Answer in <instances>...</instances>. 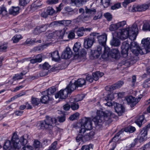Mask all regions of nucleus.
<instances>
[{
  "label": "nucleus",
  "mask_w": 150,
  "mask_h": 150,
  "mask_svg": "<svg viewBox=\"0 0 150 150\" xmlns=\"http://www.w3.org/2000/svg\"><path fill=\"white\" fill-rule=\"evenodd\" d=\"M37 126L39 129H49V127L45 120L43 121H41L38 122Z\"/></svg>",
  "instance_id": "obj_24"
},
{
  "label": "nucleus",
  "mask_w": 150,
  "mask_h": 150,
  "mask_svg": "<svg viewBox=\"0 0 150 150\" xmlns=\"http://www.w3.org/2000/svg\"><path fill=\"white\" fill-rule=\"evenodd\" d=\"M7 48L6 44H3L0 45V52H5Z\"/></svg>",
  "instance_id": "obj_62"
},
{
  "label": "nucleus",
  "mask_w": 150,
  "mask_h": 150,
  "mask_svg": "<svg viewBox=\"0 0 150 150\" xmlns=\"http://www.w3.org/2000/svg\"><path fill=\"white\" fill-rule=\"evenodd\" d=\"M28 135L25 134L21 137L20 139L18 135L13 133L11 139V141L9 140L6 141L3 146L4 150H15L21 148V145L24 146L28 142L27 139Z\"/></svg>",
  "instance_id": "obj_1"
},
{
  "label": "nucleus",
  "mask_w": 150,
  "mask_h": 150,
  "mask_svg": "<svg viewBox=\"0 0 150 150\" xmlns=\"http://www.w3.org/2000/svg\"><path fill=\"white\" fill-rule=\"evenodd\" d=\"M76 87H78L75 84V82L73 83L71 81H70L69 85L67 86L66 88H67L68 90L69 93H71L76 89Z\"/></svg>",
  "instance_id": "obj_29"
},
{
  "label": "nucleus",
  "mask_w": 150,
  "mask_h": 150,
  "mask_svg": "<svg viewBox=\"0 0 150 150\" xmlns=\"http://www.w3.org/2000/svg\"><path fill=\"white\" fill-rule=\"evenodd\" d=\"M56 89L54 86H52L49 88L47 91L45 92V94H47L48 95H52L56 91Z\"/></svg>",
  "instance_id": "obj_38"
},
{
  "label": "nucleus",
  "mask_w": 150,
  "mask_h": 150,
  "mask_svg": "<svg viewBox=\"0 0 150 150\" xmlns=\"http://www.w3.org/2000/svg\"><path fill=\"white\" fill-rule=\"evenodd\" d=\"M85 13L86 14H95L96 12V9L94 8H88L87 7L85 8Z\"/></svg>",
  "instance_id": "obj_37"
},
{
  "label": "nucleus",
  "mask_w": 150,
  "mask_h": 150,
  "mask_svg": "<svg viewBox=\"0 0 150 150\" xmlns=\"http://www.w3.org/2000/svg\"><path fill=\"white\" fill-rule=\"evenodd\" d=\"M79 114L78 112H76L72 115H71L69 118L70 120H73L76 119L79 117Z\"/></svg>",
  "instance_id": "obj_53"
},
{
  "label": "nucleus",
  "mask_w": 150,
  "mask_h": 150,
  "mask_svg": "<svg viewBox=\"0 0 150 150\" xmlns=\"http://www.w3.org/2000/svg\"><path fill=\"white\" fill-rule=\"evenodd\" d=\"M147 130L146 128H143L141 130L140 133L139 134V140L140 142L144 141L147 137Z\"/></svg>",
  "instance_id": "obj_18"
},
{
  "label": "nucleus",
  "mask_w": 150,
  "mask_h": 150,
  "mask_svg": "<svg viewBox=\"0 0 150 150\" xmlns=\"http://www.w3.org/2000/svg\"><path fill=\"white\" fill-rule=\"evenodd\" d=\"M113 105L115 112L118 114H121L124 112V108L121 104L116 103H114Z\"/></svg>",
  "instance_id": "obj_19"
},
{
  "label": "nucleus",
  "mask_w": 150,
  "mask_h": 150,
  "mask_svg": "<svg viewBox=\"0 0 150 150\" xmlns=\"http://www.w3.org/2000/svg\"><path fill=\"white\" fill-rule=\"evenodd\" d=\"M85 96V95L83 94L78 95L76 96V101H81L83 99Z\"/></svg>",
  "instance_id": "obj_58"
},
{
  "label": "nucleus",
  "mask_w": 150,
  "mask_h": 150,
  "mask_svg": "<svg viewBox=\"0 0 150 150\" xmlns=\"http://www.w3.org/2000/svg\"><path fill=\"white\" fill-rule=\"evenodd\" d=\"M29 0H19V4L21 6H25L29 2Z\"/></svg>",
  "instance_id": "obj_56"
},
{
  "label": "nucleus",
  "mask_w": 150,
  "mask_h": 150,
  "mask_svg": "<svg viewBox=\"0 0 150 150\" xmlns=\"http://www.w3.org/2000/svg\"><path fill=\"white\" fill-rule=\"evenodd\" d=\"M136 130L135 127L129 126L125 127L124 129H121L120 131L117 133L112 139V140L114 142H115L118 140V137L120 134L123 133L124 131L129 133H132Z\"/></svg>",
  "instance_id": "obj_8"
},
{
  "label": "nucleus",
  "mask_w": 150,
  "mask_h": 150,
  "mask_svg": "<svg viewBox=\"0 0 150 150\" xmlns=\"http://www.w3.org/2000/svg\"><path fill=\"white\" fill-rule=\"evenodd\" d=\"M49 70L42 69L39 72L40 76H44L47 75L49 73Z\"/></svg>",
  "instance_id": "obj_54"
},
{
  "label": "nucleus",
  "mask_w": 150,
  "mask_h": 150,
  "mask_svg": "<svg viewBox=\"0 0 150 150\" xmlns=\"http://www.w3.org/2000/svg\"><path fill=\"white\" fill-rule=\"evenodd\" d=\"M81 46V44L79 42L76 43L73 47V50L74 52H75V54L74 55L75 58L77 57L78 53L79 52V50Z\"/></svg>",
  "instance_id": "obj_32"
},
{
  "label": "nucleus",
  "mask_w": 150,
  "mask_h": 150,
  "mask_svg": "<svg viewBox=\"0 0 150 150\" xmlns=\"http://www.w3.org/2000/svg\"><path fill=\"white\" fill-rule=\"evenodd\" d=\"M42 5L41 1L40 0H37L33 3L31 5V7L32 8L37 9Z\"/></svg>",
  "instance_id": "obj_40"
},
{
  "label": "nucleus",
  "mask_w": 150,
  "mask_h": 150,
  "mask_svg": "<svg viewBox=\"0 0 150 150\" xmlns=\"http://www.w3.org/2000/svg\"><path fill=\"white\" fill-rule=\"evenodd\" d=\"M19 8L18 7H12L9 10V13L10 14L16 15L19 13Z\"/></svg>",
  "instance_id": "obj_31"
},
{
  "label": "nucleus",
  "mask_w": 150,
  "mask_h": 150,
  "mask_svg": "<svg viewBox=\"0 0 150 150\" xmlns=\"http://www.w3.org/2000/svg\"><path fill=\"white\" fill-rule=\"evenodd\" d=\"M68 90L65 88L63 90H60L55 95L56 98H59L62 99H65L68 96L69 93H70Z\"/></svg>",
  "instance_id": "obj_12"
},
{
  "label": "nucleus",
  "mask_w": 150,
  "mask_h": 150,
  "mask_svg": "<svg viewBox=\"0 0 150 150\" xmlns=\"http://www.w3.org/2000/svg\"><path fill=\"white\" fill-rule=\"evenodd\" d=\"M57 119L59 122H64L65 120V116L64 115H60L57 117Z\"/></svg>",
  "instance_id": "obj_64"
},
{
  "label": "nucleus",
  "mask_w": 150,
  "mask_h": 150,
  "mask_svg": "<svg viewBox=\"0 0 150 150\" xmlns=\"http://www.w3.org/2000/svg\"><path fill=\"white\" fill-rule=\"evenodd\" d=\"M72 52L69 48H67L62 52L61 57L63 59H69L71 57Z\"/></svg>",
  "instance_id": "obj_16"
},
{
  "label": "nucleus",
  "mask_w": 150,
  "mask_h": 150,
  "mask_svg": "<svg viewBox=\"0 0 150 150\" xmlns=\"http://www.w3.org/2000/svg\"><path fill=\"white\" fill-rule=\"evenodd\" d=\"M104 48L103 53L101 57L103 59H106L110 57V48L108 47H103Z\"/></svg>",
  "instance_id": "obj_26"
},
{
  "label": "nucleus",
  "mask_w": 150,
  "mask_h": 150,
  "mask_svg": "<svg viewBox=\"0 0 150 150\" xmlns=\"http://www.w3.org/2000/svg\"><path fill=\"white\" fill-rule=\"evenodd\" d=\"M49 100V95L46 94L42 96L40 100V102L44 104L47 103Z\"/></svg>",
  "instance_id": "obj_35"
},
{
  "label": "nucleus",
  "mask_w": 150,
  "mask_h": 150,
  "mask_svg": "<svg viewBox=\"0 0 150 150\" xmlns=\"http://www.w3.org/2000/svg\"><path fill=\"white\" fill-rule=\"evenodd\" d=\"M144 119V115H141L137 117L135 122L139 127H140Z\"/></svg>",
  "instance_id": "obj_27"
},
{
  "label": "nucleus",
  "mask_w": 150,
  "mask_h": 150,
  "mask_svg": "<svg viewBox=\"0 0 150 150\" xmlns=\"http://www.w3.org/2000/svg\"><path fill=\"white\" fill-rule=\"evenodd\" d=\"M142 45L141 47L145 50L146 54L150 51V38H147L143 39L141 42Z\"/></svg>",
  "instance_id": "obj_11"
},
{
  "label": "nucleus",
  "mask_w": 150,
  "mask_h": 150,
  "mask_svg": "<svg viewBox=\"0 0 150 150\" xmlns=\"http://www.w3.org/2000/svg\"><path fill=\"white\" fill-rule=\"evenodd\" d=\"M96 34L97 35L95 36V38H97L99 44L104 46L107 40V35H99L98 33H96Z\"/></svg>",
  "instance_id": "obj_17"
},
{
  "label": "nucleus",
  "mask_w": 150,
  "mask_h": 150,
  "mask_svg": "<svg viewBox=\"0 0 150 150\" xmlns=\"http://www.w3.org/2000/svg\"><path fill=\"white\" fill-rule=\"evenodd\" d=\"M139 47L137 43L135 42H131L129 48L131 51H133L134 52V50L136 48V47Z\"/></svg>",
  "instance_id": "obj_42"
},
{
  "label": "nucleus",
  "mask_w": 150,
  "mask_h": 150,
  "mask_svg": "<svg viewBox=\"0 0 150 150\" xmlns=\"http://www.w3.org/2000/svg\"><path fill=\"white\" fill-rule=\"evenodd\" d=\"M143 86L145 88H147L150 87V80H146L143 85Z\"/></svg>",
  "instance_id": "obj_63"
},
{
  "label": "nucleus",
  "mask_w": 150,
  "mask_h": 150,
  "mask_svg": "<svg viewBox=\"0 0 150 150\" xmlns=\"http://www.w3.org/2000/svg\"><path fill=\"white\" fill-rule=\"evenodd\" d=\"M52 58V60L57 61L60 58L59 54L58 51L55 50L50 54Z\"/></svg>",
  "instance_id": "obj_30"
},
{
  "label": "nucleus",
  "mask_w": 150,
  "mask_h": 150,
  "mask_svg": "<svg viewBox=\"0 0 150 150\" xmlns=\"http://www.w3.org/2000/svg\"><path fill=\"white\" fill-rule=\"evenodd\" d=\"M45 120L48 124L49 128H52L57 121L56 119L55 118H52L49 116L46 117Z\"/></svg>",
  "instance_id": "obj_20"
},
{
  "label": "nucleus",
  "mask_w": 150,
  "mask_h": 150,
  "mask_svg": "<svg viewBox=\"0 0 150 150\" xmlns=\"http://www.w3.org/2000/svg\"><path fill=\"white\" fill-rule=\"evenodd\" d=\"M78 18L83 21H88L91 18V16L88 15H85V14H81L78 16Z\"/></svg>",
  "instance_id": "obj_41"
},
{
  "label": "nucleus",
  "mask_w": 150,
  "mask_h": 150,
  "mask_svg": "<svg viewBox=\"0 0 150 150\" xmlns=\"http://www.w3.org/2000/svg\"><path fill=\"white\" fill-rule=\"evenodd\" d=\"M138 33L137 25L135 23L131 27L120 30L117 33V36L122 40L128 37L131 41L134 40L136 39Z\"/></svg>",
  "instance_id": "obj_2"
},
{
  "label": "nucleus",
  "mask_w": 150,
  "mask_h": 150,
  "mask_svg": "<svg viewBox=\"0 0 150 150\" xmlns=\"http://www.w3.org/2000/svg\"><path fill=\"white\" fill-rule=\"evenodd\" d=\"M129 43L128 41H126L123 42L121 46V54L122 56L127 59H130L131 60L135 59L134 56H129L128 54V50L129 48Z\"/></svg>",
  "instance_id": "obj_6"
},
{
  "label": "nucleus",
  "mask_w": 150,
  "mask_h": 150,
  "mask_svg": "<svg viewBox=\"0 0 150 150\" xmlns=\"http://www.w3.org/2000/svg\"><path fill=\"white\" fill-rule=\"evenodd\" d=\"M97 116L93 118L92 120L96 125H101L105 121L111 122L112 121L111 117L113 115L111 112L106 111L105 112L101 111Z\"/></svg>",
  "instance_id": "obj_3"
},
{
  "label": "nucleus",
  "mask_w": 150,
  "mask_h": 150,
  "mask_svg": "<svg viewBox=\"0 0 150 150\" xmlns=\"http://www.w3.org/2000/svg\"><path fill=\"white\" fill-rule=\"evenodd\" d=\"M110 43L111 45L112 46L118 47L120 45V42L118 39L113 38V39L111 40Z\"/></svg>",
  "instance_id": "obj_34"
},
{
  "label": "nucleus",
  "mask_w": 150,
  "mask_h": 150,
  "mask_svg": "<svg viewBox=\"0 0 150 150\" xmlns=\"http://www.w3.org/2000/svg\"><path fill=\"white\" fill-rule=\"evenodd\" d=\"M120 55V53L117 48H113L112 49L110 54V56L112 58L117 59L119 58Z\"/></svg>",
  "instance_id": "obj_23"
},
{
  "label": "nucleus",
  "mask_w": 150,
  "mask_h": 150,
  "mask_svg": "<svg viewBox=\"0 0 150 150\" xmlns=\"http://www.w3.org/2000/svg\"><path fill=\"white\" fill-rule=\"evenodd\" d=\"M87 53L85 49H83L81 50L80 52L78 53L76 58H78L80 57H84L86 54Z\"/></svg>",
  "instance_id": "obj_47"
},
{
  "label": "nucleus",
  "mask_w": 150,
  "mask_h": 150,
  "mask_svg": "<svg viewBox=\"0 0 150 150\" xmlns=\"http://www.w3.org/2000/svg\"><path fill=\"white\" fill-rule=\"evenodd\" d=\"M94 134V132L93 131L87 133L84 136H83V141H88L92 139Z\"/></svg>",
  "instance_id": "obj_25"
},
{
  "label": "nucleus",
  "mask_w": 150,
  "mask_h": 150,
  "mask_svg": "<svg viewBox=\"0 0 150 150\" xmlns=\"http://www.w3.org/2000/svg\"><path fill=\"white\" fill-rule=\"evenodd\" d=\"M126 24V22L123 21L115 24H112L110 25L109 30L110 31H115L120 27H123Z\"/></svg>",
  "instance_id": "obj_15"
},
{
  "label": "nucleus",
  "mask_w": 150,
  "mask_h": 150,
  "mask_svg": "<svg viewBox=\"0 0 150 150\" xmlns=\"http://www.w3.org/2000/svg\"><path fill=\"white\" fill-rule=\"evenodd\" d=\"M104 16L107 19L108 21H111L112 19V16L111 14L109 13H106L104 14Z\"/></svg>",
  "instance_id": "obj_60"
},
{
  "label": "nucleus",
  "mask_w": 150,
  "mask_h": 150,
  "mask_svg": "<svg viewBox=\"0 0 150 150\" xmlns=\"http://www.w3.org/2000/svg\"><path fill=\"white\" fill-rule=\"evenodd\" d=\"M7 14V11L6 8L4 6H2L0 7V14L4 16L6 15Z\"/></svg>",
  "instance_id": "obj_49"
},
{
  "label": "nucleus",
  "mask_w": 150,
  "mask_h": 150,
  "mask_svg": "<svg viewBox=\"0 0 150 150\" xmlns=\"http://www.w3.org/2000/svg\"><path fill=\"white\" fill-rule=\"evenodd\" d=\"M93 145L91 144L83 146L79 150H92Z\"/></svg>",
  "instance_id": "obj_46"
},
{
  "label": "nucleus",
  "mask_w": 150,
  "mask_h": 150,
  "mask_svg": "<svg viewBox=\"0 0 150 150\" xmlns=\"http://www.w3.org/2000/svg\"><path fill=\"white\" fill-rule=\"evenodd\" d=\"M124 83V82L123 81H120L117 83L113 84V87L115 89H116L120 88L122 86Z\"/></svg>",
  "instance_id": "obj_44"
},
{
  "label": "nucleus",
  "mask_w": 150,
  "mask_h": 150,
  "mask_svg": "<svg viewBox=\"0 0 150 150\" xmlns=\"http://www.w3.org/2000/svg\"><path fill=\"white\" fill-rule=\"evenodd\" d=\"M86 83L85 79L82 78L79 79L75 81V84L78 87H81L85 85Z\"/></svg>",
  "instance_id": "obj_33"
},
{
  "label": "nucleus",
  "mask_w": 150,
  "mask_h": 150,
  "mask_svg": "<svg viewBox=\"0 0 150 150\" xmlns=\"http://www.w3.org/2000/svg\"><path fill=\"white\" fill-rule=\"evenodd\" d=\"M40 100L37 98L32 97L31 99V103L33 106H38L40 103Z\"/></svg>",
  "instance_id": "obj_36"
},
{
  "label": "nucleus",
  "mask_w": 150,
  "mask_h": 150,
  "mask_svg": "<svg viewBox=\"0 0 150 150\" xmlns=\"http://www.w3.org/2000/svg\"><path fill=\"white\" fill-rule=\"evenodd\" d=\"M102 47L99 46L97 47L96 50H95L93 51L92 50V56L95 58L99 57L100 54L102 53Z\"/></svg>",
  "instance_id": "obj_21"
},
{
  "label": "nucleus",
  "mask_w": 150,
  "mask_h": 150,
  "mask_svg": "<svg viewBox=\"0 0 150 150\" xmlns=\"http://www.w3.org/2000/svg\"><path fill=\"white\" fill-rule=\"evenodd\" d=\"M71 21L69 20H63L58 21H54L51 22L50 24V26L57 25L58 26H68L71 24Z\"/></svg>",
  "instance_id": "obj_13"
},
{
  "label": "nucleus",
  "mask_w": 150,
  "mask_h": 150,
  "mask_svg": "<svg viewBox=\"0 0 150 150\" xmlns=\"http://www.w3.org/2000/svg\"><path fill=\"white\" fill-rule=\"evenodd\" d=\"M104 75L103 72L97 71L95 72L92 73V75L88 74L86 78L87 81L90 83H92L93 80L95 81L98 80L99 78L101 77Z\"/></svg>",
  "instance_id": "obj_9"
},
{
  "label": "nucleus",
  "mask_w": 150,
  "mask_h": 150,
  "mask_svg": "<svg viewBox=\"0 0 150 150\" xmlns=\"http://www.w3.org/2000/svg\"><path fill=\"white\" fill-rule=\"evenodd\" d=\"M22 38L21 35H16L12 38L13 43H17Z\"/></svg>",
  "instance_id": "obj_48"
},
{
  "label": "nucleus",
  "mask_w": 150,
  "mask_h": 150,
  "mask_svg": "<svg viewBox=\"0 0 150 150\" xmlns=\"http://www.w3.org/2000/svg\"><path fill=\"white\" fill-rule=\"evenodd\" d=\"M96 35V33H92L88 38L84 40V47L85 48L88 49L92 46L95 42V36Z\"/></svg>",
  "instance_id": "obj_7"
},
{
  "label": "nucleus",
  "mask_w": 150,
  "mask_h": 150,
  "mask_svg": "<svg viewBox=\"0 0 150 150\" xmlns=\"http://www.w3.org/2000/svg\"><path fill=\"white\" fill-rule=\"evenodd\" d=\"M57 141H54L52 144L49 149L50 150H57Z\"/></svg>",
  "instance_id": "obj_55"
},
{
  "label": "nucleus",
  "mask_w": 150,
  "mask_h": 150,
  "mask_svg": "<svg viewBox=\"0 0 150 150\" xmlns=\"http://www.w3.org/2000/svg\"><path fill=\"white\" fill-rule=\"evenodd\" d=\"M42 56L41 54L37 55L35 58L30 60V62L32 64H34L37 62H40L42 60Z\"/></svg>",
  "instance_id": "obj_28"
},
{
  "label": "nucleus",
  "mask_w": 150,
  "mask_h": 150,
  "mask_svg": "<svg viewBox=\"0 0 150 150\" xmlns=\"http://www.w3.org/2000/svg\"><path fill=\"white\" fill-rule=\"evenodd\" d=\"M52 26L50 25V24L48 25V24H42L39 26H38V28L40 29V31L41 33L44 32L45 31L48 27H51Z\"/></svg>",
  "instance_id": "obj_39"
},
{
  "label": "nucleus",
  "mask_w": 150,
  "mask_h": 150,
  "mask_svg": "<svg viewBox=\"0 0 150 150\" xmlns=\"http://www.w3.org/2000/svg\"><path fill=\"white\" fill-rule=\"evenodd\" d=\"M114 98V95L113 93H111L108 94L105 97V100L106 101H110L112 100Z\"/></svg>",
  "instance_id": "obj_51"
},
{
  "label": "nucleus",
  "mask_w": 150,
  "mask_h": 150,
  "mask_svg": "<svg viewBox=\"0 0 150 150\" xmlns=\"http://www.w3.org/2000/svg\"><path fill=\"white\" fill-rule=\"evenodd\" d=\"M148 6L145 4L138 5L133 7V11H144L147 9Z\"/></svg>",
  "instance_id": "obj_22"
},
{
  "label": "nucleus",
  "mask_w": 150,
  "mask_h": 150,
  "mask_svg": "<svg viewBox=\"0 0 150 150\" xmlns=\"http://www.w3.org/2000/svg\"><path fill=\"white\" fill-rule=\"evenodd\" d=\"M81 129L79 133L83 134L86 130H90L92 129V121L89 117L83 118L80 122Z\"/></svg>",
  "instance_id": "obj_4"
},
{
  "label": "nucleus",
  "mask_w": 150,
  "mask_h": 150,
  "mask_svg": "<svg viewBox=\"0 0 150 150\" xmlns=\"http://www.w3.org/2000/svg\"><path fill=\"white\" fill-rule=\"evenodd\" d=\"M46 11L48 15H52L54 12V10L51 7H48L46 9Z\"/></svg>",
  "instance_id": "obj_52"
},
{
  "label": "nucleus",
  "mask_w": 150,
  "mask_h": 150,
  "mask_svg": "<svg viewBox=\"0 0 150 150\" xmlns=\"http://www.w3.org/2000/svg\"><path fill=\"white\" fill-rule=\"evenodd\" d=\"M50 67L49 64L47 62H45L42 64H40L39 65V67L40 68L46 70H49Z\"/></svg>",
  "instance_id": "obj_43"
},
{
  "label": "nucleus",
  "mask_w": 150,
  "mask_h": 150,
  "mask_svg": "<svg viewBox=\"0 0 150 150\" xmlns=\"http://www.w3.org/2000/svg\"><path fill=\"white\" fill-rule=\"evenodd\" d=\"M91 28H84L83 27L79 28L76 30H74L78 36L81 37L84 34V32H90L92 30Z\"/></svg>",
  "instance_id": "obj_14"
},
{
  "label": "nucleus",
  "mask_w": 150,
  "mask_h": 150,
  "mask_svg": "<svg viewBox=\"0 0 150 150\" xmlns=\"http://www.w3.org/2000/svg\"><path fill=\"white\" fill-rule=\"evenodd\" d=\"M142 30L144 31L147 30L150 31V21L144 23L142 27Z\"/></svg>",
  "instance_id": "obj_45"
},
{
  "label": "nucleus",
  "mask_w": 150,
  "mask_h": 150,
  "mask_svg": "<svg viewBox=\"0 0 150 150\" xmlns=\"http://www.w3.org/2000/svg\"><path fill=\"white\" fill-rule=\"evenodd\" d=\"M26 73V72H22L20 74V75H18L16 76V75L13 77V79L15 80H18L19 79H21L22 78V76L25 75Z\"/></svg>",
  "instance_id": "obj_59"
},
{
  "label": "nucleus",
  "mask_w": 150,
  "mask_h": 150,
  "mask_svg": "<svg viewBox=\"0 0 150 150\" xmlns=\"http://www.w3.org/2000/svg\"><path fill=\"white\" fill-rule=\"evenodd\" d=\"M110 0H101V3L104 8H107L110 4Z\"/></svg>",
  "instance_id": "obj_50"
},
{
  "label": "nucleus",
  "mask_w": 150,
  "mask_h": 150,
  "mask_svg": "<svg viewBox=\"0 0 150 150\" xmlns=\"http://www.w3.org/2000/svg\"><path fill=\"white\" fill-rule=\"evenodd\" d=\"M142 97V95L140 94L138 98L136 99L132 96H130L127 97L126 99L127 102L130 104L131 107H134L140 100Z\"/></svg>",
  "instance_id": "obj_10"
},
{
  "label": "nucleus",
  "mask_w": 150,
  "mask_h": 150,
  "mask_svg": "<svg viewBox=\"0 0 150 150\" xmlns=\"http://www.w3.org/2000/svg\"><path fill=\"white\" fill-rule=\"evenodd\" d=\"M71 108L73 110H75L78 109L79 108V105L78 103H72L71 105Z\"/></svg>",
  "instance_id": "obj_57"
},
{
  "label": "nucleus",
  "mask_w": 150,
  "mask_h": 150,
  "mask_svg": "<svg viewBox=\"0 0 150 150\" xmlns=\"http://www.w3.org/2000/svg\"><path fill=\"white\" fill-rule=\"evenodd\" d=\"M131 51L132 52V54H129V56H134L135 57L136 59L133 60H131L130 59H127V60H125V62H123L122 64L123 65H125L127 67L129 66L131 62L133 61L134 62H135L134 61H136L137 59V56H138L139 54L141 55L146 54L145 50H143L142 47L141 48L139 46L136 47V48L134 50V52L133 51Z\"/></svg>",
  "instance_id": "obj_5"
},
{
  "label": "nucleus",
  "mask_w": 150,
  "mask_h": 150,
  "mask_svg": "<svg viewBox=\"0 0 150 150\" xmlns=\"http://www.w3.org/2000/svg\"><path fill=\"white\" fill-rule=\"evenodd\" d=\"M120 4L119 3H117L111 6V9L112 10H115L120 8Z\"/></svg>",
  "instance_id": "obj_61"
}]
</instances>
